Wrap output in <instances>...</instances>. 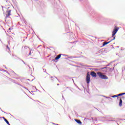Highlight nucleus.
<instances>
[{
  "instance_id": "obj_33",
  "label": "nucleus",
  "mask_w": 125,
  "mask_h": 125,
  "mask_svg": "<svg viewBox=\"0 0 125 125\" xmlns=\"http://www.w3.org/2000/svg\"><path fill=\"white\" fill-rule=\"evenodd\" d=\"M28 66L29 67V69H31V67H30V66L28 65Z\"/></svg>"
},
{
  "instance_id": "obj_25",
  "label": "nucleus",
  "mask_w": 125,
  "mask_h": 125,
  "mask_svg": "<svg viewBox=\"0 0 125 125\" xmlns=\"http://www.w3.org/2000/svg\"><path fill=\"white\" fill-rule=\"evenodd\" d=\"M112 42V40H110L109 42H108V44L110 43V42Z\"/></svg>"
},
{
  "instance_id": "obj_50",
  "label": "nucleus",
  "mask_w": 125,
  "mask_h": 125,
  "mask_svg": "<svg viewBox=\"0 0 125 125\" xmlns=\"http://www.w3.org/2000/svg\"><path fill=\"white\" fill-rule=\"evenodd\" d=\"M5 68L7 69L6 67H5Z\"/></svg>"
},
{
  "instance_id": "obj_49",
  "label": "nucleus",
  "mask_w": 125,
  "mask_h": 125,
  "mask_svg": "<svg viewBox=\"0 0 125 125\" xmlns=\"http://www.w3.org/2000/svg\"><path fill=\"white\" fill-rule=\"evenodd\" d=\"M27 89V90H28V89Z\"/></svg>"
},
{
  "instance_id": "obj_47",
  "label": "nucleus",
  "mask_w": 125,
  "mask_h": 125,
  "mask_svg": "<svg viewBox=\"0 0 125 125\" xmlns=\"http://www.w3.org/2000/svg\"><path fill=\"white\" fill-rule=\"evenodd\" d=\"M86 67H88V66L87 65V66H86Z\"/></svg>"
},
{
  "instance_id": "obj_27",
  "label": "nucleus",
  "mask_w": 125,
  "mask_h": 125,
  "mask_svg": "<svg viewBox=\"0 0 125 125\" xmlns=\"http://www.w3.org/2000/svg\"><path fill=\"white\" fill-rule=\"evenodd\" d=\"M43 71H44V73H45V72H46V70H45V69H43Z\"/></svg>"
},
{
  "instance_id": "obj_17",
  "label": "nucleus",
  "mask_w": 125,
  "mask_h": 125,
  "mask_svg": "<svg viewBox=\"0 0 125 125\" xmlns=\"http://www.w3.org/2000/svg\"><path fill=\"white\" fill-rule=\"evenodd\" d=\"M3 72H5L6 73H7V74H9V73H8V72L7 71V70H5L4 69H2Z\"/></svg>"
},
{
  "instance_id": "obj_7",
  "label": "nucleus",
  "mask_w": 125,
  "mask_h": 125,
  "mask_svg": "<svg viewBox=\"0 0 125 125\" xmlns=\"http://www.w3.org/2000/svg\"><path fill=\"white\" fill-rule=\"evenodd\" d=\"M7 13H8L6 15V17H5V19H6V18H7V17H8V16H10L11 14L10 13H11V10H9L7 11Z\"/></svg>"
},
{
  "instance_id": "obj_16",
  "label": "nucleus",
  "mask_w": 125,
  "mask_h": 125,
  "mask_svg": "<svg viewBox=\"0 0 125 125\" xmlns=\"http://www.w3.org/2000/svg\"><path fill=\"white\" fill-rule=\"evenodd\" d=\"M92 121H93V123H94V122H97V118H95L94 119H93V118H92Z\"/></svg>"
},
{
  "instance_id": "obj_20",
  "label": "nucleus",
  "mask_w": 125,
  "mask_h": 125,
  "mask_svg": "<svg viewBox=\"0 0 125 125\" xmlns=\"http://www.w3.org/2000/svg\"><path fill=\"white\" fill-rule=\"evenodd\" d=\"M21 61H22V62H23V64H24L25 65H26V63H25V62H24V61L21 60Z\"/></svg>"
},
{
  "instance_id": "obj_42",
  "label": "nucleus",
  "mask_w": 125,
  "mask_h": 125,
  "mask_svg": "<svg viewBox=\"0 0 125 125\" xmlns=\"http://www.w3.org/2000/svg\"><path fill=\"white\" fill-rule=\"evenodd\" d=\"M106 49H107V48L105 49V50H106Z\"/></svg>"
},
{
  "instance_id": "obj_9",
  "label": "nucleus",
  "mask_w": 125,
  "mask_h": 125,
  "mask_svg": "<svg viewBox=\"0 0 125 125\" xmlns=\"http://www.w3.org/2000/svg\"><path fill=\"white\" fill-rule=\"evenodd\" d=\"M119 106H120V107H122V106H123V100H122V99H120Z\"/></svg>"
},
{
  "instance_id": "obj_30",
  "label": "nucleus",
  "mask_w": 125,
  "mask_h": 125,
  "mask_svg": "<svg viewBox=\"0 0 125 125\" xmlns=\"http://www.w3.org/2000/svg\"><path fill=\"white\" fill-rule=\"evenodd\" d=\"M62 99H65L64 98V96H62Z\"/></svg>"
},
{
  "instance_id": "obj_26",
  "label": "nucleus",
  "mask_w": 125,
  "mask_h": 125,
  "mask_svg": "<svg viewBox=\"0 0 125 125\" xmlns=\"http://www.w3.org/2000/svg\"><path fill=\"white\" fill-rule=\"evenodd\" d=\"M1 112H3V113H5V114H6V112L3 111L2 110V109H1Z\"/></svg>"
},
{
  "instance_id": "obj_14",
  "label": "nucleus",
  "mask_w": 125,
  "mask_h": 125,
  "mask_svg": "<svg viewBox=\"0 0 125 125\" xmlns=\"http://www.w3.org/2000/svg\"><path fill=\"white\" fill-rule=\"evenodd\" d=\"M108 44L107 42H104L102 46H105V45Z\"/></svg>"
},
{
  "instance_id": "obj_28",
  "label": "nucleus",
  "mask_w": 125,
  "mask_h": 125,
  "mask_svg": "<svg viewBox=\"0 0 125 125\" xmlns=\"http://www.w3.org/2000/svg\"><path fill=\"white\" fill-rule=\"evenodd\" d=\"M32 54V52H30L28 55H31Z\"/></svg>"
},
{
  "instance_id": "obj_31",
  "label": "nucleus",
  "mask_w": 125,
  "mask_h": 125,
  "mask_svg": "<svg viewBox=\"0 0 125 125\" xmlns=\"http://www.w3.org/2000/svg\"><path fill=\"white\" fill-rule=\"evenodd\" d=\"M1 7L2 8V11H3V7L2 6H1Z\"/></svg>"
},
{
  "instance_id": "obj_39",
  "label": "nucleus",
  "mask_w": 125,
  "mask_h": 125,
  "mask_svg": "<svg viewBox=\"0 0 125 125\" xmlns=\"http://www.w3.org/2000/svg\"><path fill=\"white\" fill-rule=\"evenodd\" d=\"M27 81H30V79H28Z\"/></svg>"
},
{
  "instance_id": "obj_36",
  "label": "nucleus",
  "mask_w": 125,
  "mask_h": 125,
  "mask_svg": "<svg viewBox=\"0 0 125 125\" xmlns=\"http://www.w3.org/2000/svg\"><path fill=\"white\" fill-rule=\"evenodd\" d=\"M72 58H76V57H72Z\"/></svg>"
},
{
  "instance_id": "obj_38",
  "label": "nucleus",
  "mask_w": 125,
  "mask_h": 125,
  "mask_svg": "<svg viewBox=\"0 0 125 125\" xmlns=\"http://www.w3.org/2000/svg\"><path fill=\"white\" fill-rule=\"evenodd\" d=\"M5 22H6V20H5Z\"/></svg>"
},
{
  "instance_id": "obj_32",
  "label": "nucleus",
  "mask_w": 125,
  "mask_h": 125,
  "mask_svg": "<svg viewBox=\"0 0 125 125\" xmlns=\"http://www.w3.org/2000/svg\"><path fill=\"white\" fill-rule=\"evenodd\" d=\"M2 119H3V120H4V119H5V118H4V117H2Z\"/></svg>"
},
{
  "instance_id": "obj_45",
  "label": "nucleus",
  "mask_w": 125,
  "mask_h": 125,
  "mask_svg": "<svg viewBox=\"0 0 125 125\" xmlns=\"http://www.w3.org/2000/svg\"><path fill=\"white\" fill-rule=\"evenodd\" d=\"M9 115H11V114L9 113Z\"/></svg>"
},
{
  "instance_id": "obj_6",
  "label": "nucleus",
  "mask_w": 125,
  "mask_h": 125,
  "mask_svg": "<svg viewBox=\"0 0 125 125\" xmlns=\"http://www.w3.org/2000/svg\"><path fill=\"white\" fill-rule=\"evenodd\" d=\"M90 75L93 77V78H96V73H95L94 71H92L90 72Z\"/></svg>"
},
{
  "instance_id": "obj_41",
  "label": "nucleus",
  "mask_w": 125,
  "mask_h": 125,
  "mask_svg": "<svg viewBox=\"0 0 125 125\" xmlns=\"http://www.w3.org/2000/svg\"><path fill=\"white\" fill-rule=\"evenodd\" d=\"M73 82H74V79H72Z\"/></svg>"
},
{
  "instance_id": "obj_40",
  "label": "nucleus",
  "mask_w": 125,
  "mask_h": 125,
  "mask_svg": "<svg viewBox=\"0 0 125 125\" xmlns=\"http://www.w3.org/2000/svg\"><path fill=\"white\" fill-rule=\"evenodd\" d=\"M0 110H1V108H0Z\"/></svg>"
},
{
  "instance_id": "obj_12",
  "label": "nucleus",
  "mask_w": 125,
  "mask_h": 125,
  "mask_svg": "<svg viewBox=\"0 0 125 125\" xmlns=\"http://www.w3.org/2000/svg\"><path fill=\"white\" fill-rule=\"evenodd\" d=\"M125 95V93H122L117 94L118 97H119V96H122V95Z\"/></svg>"
},
{
  "instance_id": "obj_23",
  "label": "nucleus",
  "mask_w": 125,
  "mask_h": 125,
  "mask_svg": "<svg viewBox=\"0 0 125 125\" xmlns=\"http://www.w3.org/2000/svg\"><path fill=\"white\" fill-rule=\"evenodd\" d=\"M101 52H102V50H100L98 52V53H100Z\"/></svg>"
},
{
  "instance_id": "obj_35",
  "label": "nucleus",
  "mask_w": 125,
  "mask_h": 125,
  "mask_svg": "<svg viewBox=\"0 0 125 125\" xmlns=\"http://www.w3.org/2000/svg\"><path fill=\"white\" fill-rule=\"evenodd\" d=\"M117 47L118 48H119L120 47H119V46H117Z\"/></svg>"
},
{
  "instance_id": "obj_37",
  "label": "nucleus",
  "mask_w": 125,
  "mask_h": 125,
  "mask_svg": "<svg viewBox=\"0 0 125 125\" xmlns=\"http://www.w3.org/2000/svg\"><path fill=\"white\" fill-rule=\"evenodd\" d=\"M103 119H105V117H103Z\"/></svg>"
},
{
  "instance_id": "obj_2",
  "label": "nucleus",
  "mask_w": 125,
  "mask_h": 125,
  "mask_svg": "<svg viewBox=\"0 0 125 125\" xmlns=\"http://www.w3.org/2000/svg\"><path fill=\"white\" fill-rule=\"evenodd\" d=\"M118 31H119V28L115 27L114 29L112 31L111 38H114V37H115V35L117 34Z\"/></svg>"
},
{
  "instance_id": "obj_18",
  "label": "nucleus",
  "mask_w": 125,
  "mask_h": 125,
  "mask_svg": "<svg viewBox=\"0 0 125 125\" xmlns=\"http://www.w3.org/2000/svg\"><path fill=\"white\" fill-rule=\"evenodd\" d=\"M104 96V97H105V98H107V99H111V100H112V98H111L110 97H106V96Z\"/></svg>"
},
{
  "instance_id": "obj_34",
  "label": "nucleus",
  "mask_w": 125,
  "mask_h": 125,
  "mask_svg": "<svg viewBox=\"0 0 125 125\" xmlns=\"http://www.w3.org/2000/svg\"><path fill=\"white\" fill-rule=\"evenodd\" d=\"M106 66H110V64H107Z\"/></svg>"
},
{
  "instance_id": "obj_15",
  "label": "nucleus",
  "mask_w": 125,
  "mask_h": 125,
  "mask_svg": "<svg viewBox=\"0 0 125 125\" xmlns=\"http://www.w3.org/2000/svg\"><path fill=\"white\" fill-rule=\"evenodd\" d=\"M111 97L112 98H115L116 97H118V94L117 95H115L112 96Z\"/></svg>"
},
{
  "instance_id": "obj_19",
  "label": "nucleus",
  "mask_w": 125,
  "mask_h": 125,
  "mask_svg": "<svg viewBox=\"0 0 125 125\" xmlns=\"http://www.w3.org/2000/svg\"><path fill=\"white\" fill-rule=\"evenodd\" d=\"M116 40V37H113V39H111V42H112V41H114V40Z\"/></svg>"
},
{
  "instance_id": "obj_29",
  "label": "nucleus",
  "mask_w": 125,
  "mask_h": 125,
  "mask_svg": "<svg viewBox=\"0 0 125 125\" xmlns=\"http://www.w3.org/2000/svg\"><path fill=\"white\" fill-rule=\"evenodd\" d=\"M10 30H11V28H9L8 29V31H10Z\"/></svg>"
},
{
  "instance_id": "obj_3",
  "label": "nucleus",
  "mask_w": 125,
  "mask_h": 125,
  "mask_svg": "<svg viewBox=\"0 0 125 125\" xmlns=\"http://www.w3.org/2000/svg\"><path fill=\"white\" fill-rule=\"evenodd\" d=\"M86 83L88 84L90 83V75L88 72L87 73L86 76Z\"/></svg>"
},
{
  "instance_id": "obj_11",
  "label": "nucleus",
  "mask_w": 125,
  "mask_h": 125,
  "mask_svg": "<svg viewBox=\"0 0 125 125\" xmlns=\"http://www.w3.org/2000/svg\"><path fill=\"white\" fill-rule=\"evenodd\" d=\"M17 84H18V85H20L21 86V87H23V88H25V89H27V88L24 87V86H23L22 84L19 83H16Z\"/></svg>"
},
{
  "instance_id": "obj_44",
  "label": "nucleus",
  "mask_w": 125,
  "mask_h": 125,
  "mask_svg": "<svg viewBox=\"0 0 125 125\" xmlns=\"http://www.w3.org/2000/svg\"><path fill=\"white\" fill-rule=\"evenodd\" d=\"M117 99H119V97H117Z\"/></svg>"
},
{
  "instance_id": "obj_46",
  "label": "nucleus",
  "mask_w": 125,
  "mask_h": 125,
  "mask_svg": "<svg viewBox=\"0 0 125 125\" xmlns=\"http://www.w3.org/2000/svg\"><path fill=\"white\" fill-rule=\"evenodd\" d=\"M23 42H25V40H23Z\"/></svg>"
},
{
  "instance_id": "obj_21",
  "label": "nucleus",
  "mask_w": 125,
  "mask_h": 125,
  "mask_svg": "<svg viewBox=\"0 0 125 125\" xmlns=\"http://www.w3.org/2000/svg\"><path fill=\"white\" fill-rule=\"evenodd\" d=\"M21 61H22V62H23V64H24L25 65H26V63H25V62H24V61L21 60Z\"/></svg>"
},
{
  "instance_id": "obj_8",
  "label": "nucleus",
  "mask_w": 125,
  "mask_h": 125,
  "mask_svg": "<svg viewBox=\"0 0 125 125\" xmlns=\"http://www.w3.org/2000/svg\"><path fill=\"white\" fill-rule=\"evenodd\" d=\"M75 121L76 122V123H77V124H79V125H82V121H81V120L75 119Z\"/></svg>"
},
{
  "instance_id": "obj_43",
  "label": "nucleus",
  "mask_w": 125,
  "mask_h": 125,
  "mask_svg": "<svg viewBox=\"0 0 125 125\" xmlns=\"http://www.w3.org/2000/svg\"><path fill=\"white\" fill-rule=\"evenodd\" d=\"M57 85H59V84H57Z\"/></svg>"
},
{
  "instance_id": "obj_13",
  "label": "nucleus",
  "mask_w": 125,
  "mask_h": 125,
  "mask_svg": "<svg viewBox=\"0 0 125 125\" xmlns=\"http://www.w3.org/2000/svg\"><path fill=\"white\" fill-rule=\"evenodd\" d=\"M4 121L5 122V123H6L7 125H9V122H8L6 119L4 118Z\"/></svg>"
},
{
  "instance_id": "obj_4",
  "label": "nucleus",
  "mask_w": 125,
  "mask_h": 125,
  "mask_svg": "<svg viewBox=\"0 0 125 125\" xmlns=\"http://www.w3.org/2000/svg\"><path fill=\"white\" fill-rule=\"evenodd\" d=\"M61 55H63V56H68L67 55H64V54H59V55L57 56L55 59L53 60V61H55V60H58V59H60L61 58Z\"/></svg>"
},
{
  "instance_id": "obj_5",
  "label": "nucleus",
  "mask_w": 125,
  "mask_h": 125,
  "mask_svg": "<svg viewBox=\"0 0 125 125\" xmlns=\"http://www.w3.org/2000/svg\"><path fill=\"white\" fill-rule=\"evenodd\" d=\"M107 69V70H109V72L110 73H112V72H113V70H114V69H115L114 67H113V68H110V67H105L104 68H103V69Z\"/></svg>"
},
{
  "instance_id": "obj_1",
  "label": "nucleus",
  "mask_w": 125,
  "mask_h": 125,
  "mask_svg": "<svg viewBox=\"0 0 125 125\" xmlns=\"http://www.w3.org/2000/svg\"><path fill=\"white\" fill-rule=\"evenodd\" d=\"M97 75L100 78H101V79H102L103 80H108V77H107V76L103 74L100 72H98Z\"/></svg>"
},
{
  "instance_id": "obj_48",
  "label": "nucleus",
  "mask_w": 125,
  "mask_h": 125,
  "mask_svg": "<svg viewBox=\"0 0 125 125\" xmlns=\"http://www.w3.org/2000/svg\"><path fill=\"white\" fill-rule=\"evenodd\" d=\"M13 72V73H14V71H12Z\"/></svg>"
},
{
  "instance_id": "obj_24",
  "label": "nucleus",
  "mask_w": 125,
  "mask_h": 125,
  "mask_svg": "<svg viewBox=\"0 0 125 125\" xmlns=\"http://www.w3.org/2000/svg\"><path fill=\"white\" fill-rule=\"evenodd\" d=\"M7 48L8 49V50H10V48H9V47H8V46H7Z\"/></svg>"
},
{
  "instance_id": "obj_22",
  "label": "nucleus",
  "mask_w": 125,
  "mask_h": 125,
  "mask_svg": "<svg viewBox=\"0 0 125 125\" xmlns=\"http://www.w3.org/2000/svg\"><path fill=\"white\" fill-rule=\"evenodd\" d=\"M21 61H22V62H23V64H24L25 65H26V63H25V62H24V61L21 60Z\"/></svg>"
},
{
  "instance_id": "obj_10",
  "label": "nucleus",
  "mask_w": 125,
  "mask_h": 125,
  "mask_svg": "<svg viewBox=\"0 0 125 125\" xmlns=\"http://www.w3.org/2000/svg\"><path fill=\"white\" fill-rule=\"evenodd\" d=\"M51 79L52 82H54V81H55V80H58V79H57V77H51Z\"/></svg>"
}]
</instances>
